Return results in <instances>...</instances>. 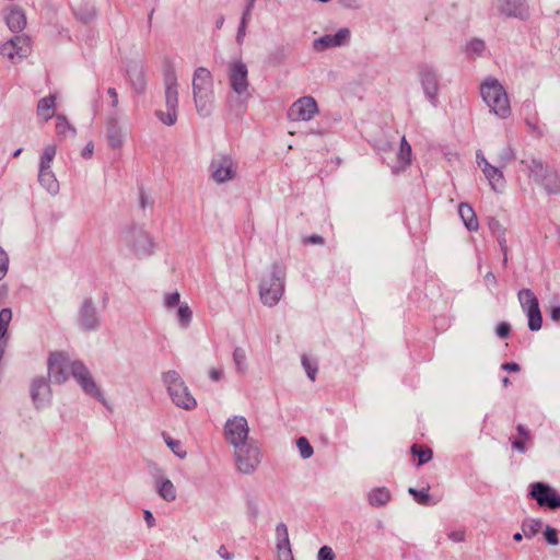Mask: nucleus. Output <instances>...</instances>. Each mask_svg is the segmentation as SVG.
I'll list each match as a JSON object with an SVG mask.
<instances>
[{
    "mask_svg": "<svg viewBox=\"0 0 560 560\" xmlns=\"http://www.w3.org/2000/svg\"><path fill=\"white\" fill-rule=\"evenodd\" d=\"M70 372L88 395L104 401L101 390L83 363H69L68 358L61 352L50 354L48 359V375L52 382L57 384L66 382Z\"/></svg>",
    "mask_w": 560,
    "mask_h": 560,
    "instance_id": "obj_1",
    "label": "nucleus"
},
{
    "mask_svg": "<svg viewBox=\"0 0 560 560\" xmlns=\"http://www.w3.org/2000/svg\"><path fill=\"white\" fill-rule=\"evenodd\" d=\"M192 100L197 114L202 117L212 115L215 108L214 80L209 69L198 67L191 78Z\"/></svg>",
    "mask_w": 560,
    "mask_h": 560,
    "instance_id": "obj_2",
    "label": "nucleus"
},
{
    "mask_svg": "<svg viewBox=\"0 0 560 560\" xmlns=\"http://www.w3.org/2000/svg\"><path fill=\"white\" fill-rule=\"evenodd\" d=\"M480 94L490 112L495 116L503 119L510 116V100L505 89L497 79H486L480 85Z\"/></svg>",
    "mask_w": 560,
    "mask_h": 560,
    "instance_id": "obj_3",
    "label": "nucleus"
},
{
    "mask_svg": "<svg viewBox=\"0 0 560 560\" xmlns=\"http://www.w3.org/2000/svg\"><path fill=\"white\" fill-rule=\"evenodd\" d=\"M164 89L167 110H158L156 116L164 125L173 126L177 121L178 82L177 75L171 66L164 70Z\"/></svg>",
    "mask_w": 560,
    "mask_h": 560,
    "instance_id": "obj_4",
    "label": "nucleus"
},
{
    "mask_svg": "<svg viewBox=\"0 0 560 560\" xmlns=\"http://www.w3.org/2000/svg\"><path fill=\"white\" fill-rule=\"evenodd\" d=\"M284 291V270L279 266H273L272 270L266 275L259 284V295L261 302L271 307L281 299Z\"/></svg>",
    "mask_w": 560,
    "mask_h": 560,
    "instance_id": "obj_5",
    "label": "nucleus"
},
{
    "mask_svg": "<svg viewBox=\"0 0 560 560\" xmlns=\"http://www.w3.org/2000/svg\"><path fill=\"white\" fill-rule=\"evenodd\" d=\"M163 381L167 387L168 395L172 401L179 408L185 410L195 409L197 406L196 399L189 393L188 387L175 371L164 373Z\"/></svg>",
    "mask_w": 560,
    "mask_h": 560,
    "instance_id": "obj_6",
    "label": "nucleus"
},
{
    "mask_svg": "<svg viewBox=\"0 0 560 560\" xmlns=\"http://www.w3.org/2000/svg\"><path fill=\"white\" fill-rule=\"evenodd\" d=\"M522 310L528 317V328L537 331L542 326V316L539 308V302L530 289H522L517 294Z\"/></svg>",
    "mask_w": 560,
    "mask_h": 560,
    "instance_id": "obj_7",
    "label": "nucleus"
},
{
    "mask_svg": "<svg viewBox=\"0 0 560 560\" xmlns=\"http://www.w3.org/2000/svg\"><path fill=\"white\" fill-rule=\"evenodd\" d=\"M248 433V422L242 416H233L232 418H229L224 425L225 439L234 447L249 443Z\"/></svg>",
    "mask_w": 560,
    "mask_h": 560,
    "instance_id": "obj_8",
    "label": "nucleus"
},
{
    "mask_svg": "<svg viewBox=\"0 0 560 560\" xmlns=\"http://www.w3.org/2000/svg\"><path fill=\"white\" fill-rule=\"evenodd\" d=\"M237 469L243 474L253 472L258 466L259 448L254 443H246L234 447Z\"/></svg>",
    "mask_w": 560,
    "mask_h": 560,
    "instance_id": "obj_9",
    "label": "nucleus"
},
{
    "mask_svg": "<svg viewBox=\"0 0 560 560\" xmlns=\"http://www.w3.org/2000/svg\"><path fill=\"white\" fill-rule=\"evenodd\" d=\"M228 79L231 89L238 95L247 92L248 69L242 60H233L228 65Z\"/></svg>",
    "mask_w": 560,
    "mask_h": 560,
    "instance_id": "obj_10",
    "label": "nucleus"
},
{
    "mask_svg": "<svg viewBox=\"0 0 560 560\" xmlns=\"http://www.w3.org/2000/svg\"><path fill=\"white\" fill-rule=\"evenodd\" d=\"M318 113L317 103L312 96L296 100L288 110V118L292 121H308Z\"/></svg>",
    "mask_w": 560,
    "mask_h": 560,
    "instance_id": "obj_11",
    "label": "nucleus"
},
{
    "mask_svg": "<svg viewBox=\"0 0 560 560\" xmlns=\"http://www.w3.org/2000/svg\"><path fill=\"white\" fill-rule=\"evenodd\" d=\"M211 176L218 184L226 183L236 175V163L230 155H218L210 165Z\"/></svg>",
    "mask_w": 560,
    "mask_h": 560,
    "instance_id": "obj_12",
    "label": "nucleus"
},
{
    "mask_svg": "<svg viewBox=\"0 0 560 560\" xmlns=\"http://www.w3.org/2000/svg\"><path fill=\"white\" fill-rule=\"evenodd\" d=\"M31 52V42L25 36H15L0 47V54L18 62Z\"/></svg>",
    "mask_w": 560,
    "mask_h": 560,
    "instance_id": "obj_13",
    "label": "nucleus"
},
{
    "mask_svg": "<svg viewBox=\"0 0 560 560\" xmlns=\"http://www.w3.org/2000/svg\"><path fill=\"white\" fill-rule=\"evenodd\" d=\"M532 495L541 506H548L550 509L560 508V495L556 490L549 488L547 485L537 482L532 488Z\"/></svg>",
    "mask_w": 560,
    "mask_h": 560,
    "instance_id": "obj_14",
    "label": "nucleus"
},
{
    "mask_svg": "<svg viewBox=\"0 0 560 560\" xmlns=\"http://www.w3.org/2000/svg\"><path fill=\"white\" fill-rule=\"evenodd\" d=\"M477 163L494 191H502L505 187L503 173L499 167L491 165L485 156L477 154Z\"/></svg>",
    "mask_w": 560,
    "mask_h": 560,
    "instance_id": "obj_15",
    "label": "nucleus"
},
{
    "mask_svg": "<svg viewBox=\"0 0 560 560\" xmlns=\"http://www.w3.org/2000/svg\"><path fill=\"white\" fill-rule=\"evenodd\" d=\"M277 532V557L278 560H294L290 539H289V533L288 528L284 524H279L276 528Z\"/></svg>",
    "mask_w": 560,
    "mask_h": 560,
    "instance_id": "obj_16",
    "label": "nucleus"
},
{
    "mask_svg": "<svg viewBox=\"0 0 560 560\" xmlns=\"http://www.w3.org/2000/svg\"><path fill=\"white\" fill-rule=\"evenodd\" d=\"M499 10L508 16L520 19H525L527 16L525 0H500Z\"/></svg>",
    "mask_w": 560,
    "mask_h": 560,
    "instance_id": "obj_17",
    "label": "nucleus"
},
{
    "mask_svg": "<svg viewBox=\"0 0 560 560\" xmlns=\"http://www.w3.org/2000/svg\"><path fill=\"white\" fill-rule=\"evenodd\" d=\"M350 37L348 28L339 30L335 35H325L314 42V47L322 50L328 47H337L345 44Z\"/></svg>",
    "mask_w": 560,
    "mask_h": 560,
    "instance_id": "obj_18",
    "label": "nucleus"
},
{
    "mask_svg": "<svg viewBox=\"0 0 560 560\" xmlns=\"http://www.w3.org/2000/svg\"><path fill=\"white\" fill-rule=\"evenodd\" d=\"M133 252L137 255H149L153 249V242L143 231H137L130 235L129 240Z\"/></svg>",
    "mask_w": 560,
    "mask_h": 560,
    "instance_id": "obj_19",
    "label": "nucleus"
},
{
    "mask_svg": "<svg viewBox=\"0 0 560 560\" xmlns=\"http://www.w3.org/2000/svg\"><path fill=\"white\" fill-rule=\"evenodd\" d=\"M154 487L158 490L159 495L167 501L173 502L176 500L177 492L174 483L163 476H156L154 479Z\"/></svg>",
    "mask_w": 560,
    "mask_h": 560,
    "instance_id": "obj_20",
    "label": "nucleus"
},
{
    "mask_svg": "<svg viewBox=\"0 0 560 560\" xmlns=\"http://www.w3.org/2000/svg\"><path fill=\"white\" fill-rule=\"evenodd\" d=\"M55 113H56V96L55 95H48L38 101L37 107H36V114L40 120H43L44 122H47L49 119H51L55 116Z\"/></svg>",
    "mask_w": 560,
    "mask_h": 560,
    "instance_id": "obj_21",
    "label": "nucleus"
},
{
    "mask_svg": "<svg viewBox=\"0 0 560 560\" xmlns=\"http://www.w3.org/2000/svg\"><path fill=\"white\" fill-rule=\"evenodd\" d=\"M458 214L468 231H470V232L478 231L479 222H478L476 213L470 205H468L466 202L459 203Z\"/></svg>",
    "mask_w": 560,
    "mask_h": 560,
    "instance_id": "obj_22",
    "label": "nucleus"
},
{
    "mask_svg": "<svg viewBox=\"0 0 560 560\" xmlns=\"http://www.w3.org/2000/svg\"><path fill=\"white\" fill-rule=\"evenodd\" d=\"M31 395L34 404L39 407V405L50 395L48 383L44 378L34 380L31 386Z\"/></svg>",
    "mask_w": 560,
    "mask_h": 560,
    "instance_id": "obj_23",
    "label": "nucleus"
},
{
    "mask_svg": "<svg viewBox=\"0 0 560 560\" xmlns=\"http://www.w3.org/2000/svg\"><path fill=\"white\" fill-rule=\"evenodd\" d=\"M5 22L12 32H21L26 25V16L22 10L11 8L5 15Z\"/></svg>",
    "mask_w": 560,
    "mask_h": 560,
    "instance_id": "obj_24",
    "label": "nucleus"
},
{
    "mask_svg": "<svg viewBox=\"0 0 560 560\" xmlns=\"http://www.w3.org/2000/svg\"><path fill=\"white\" fill-rule=\"evenodd\" d=\"M537 183L541 184L549 195L560 192V176L553 170L547 168Z\"/></svg>",
    "mask_w": 560,
    "mask_h": 560,
    "instance_id": "obj_25",
    "label": "nucleus"
},
{
    "mask_svg": "<svg viewBox=\"0 0 560 560\" xmlns=\"http://www.w3.org/2000/svg\"><path fill=\"white\" fill-rule=\"evenodd\" d=\"M38 182L50 195L55 196L59 192V182L52 170L38 171Z\"/></svg>",
    "mask_w": 560,
    "mask_h": 560,
    "instance_id": "obj_26",
    "label": "nucleus"
},
{
    "mask_svg": "<svg viewBox=\"0 0 560 560\" xmlns=\"http://www.w3.org/2000/svg\"><path fill=\"white\" fill-rule=\"evenodd\" d=\"M368 500L372 506H383L389 502L390 492L385 487L375 488L369 492Z\"/></svg>",
    "mask_w": 560,
    "mask_h": 560,
    "instance_id": "obj_27",
    "label": "nucleus"
},
{
    "mask_svg": "<svg viewBox=\"0 0 560 560\" xmlns=\"http://www.w3.org/2000/svg\"><path fill=\"white\" fill-rule=\"evenodd\" d=\"M57 154V145L55 143L46 144L38 162V171L51 170V164Z\"/></svg>",
    "mask_w": 560,
    "mask_h": 560,
    "instance_id": "obj_28",
    "label": "nucleus"
},
{
    "mask_svg": "<svg viewBox=\"0 0 560 560\" xmlns=\"http://www.w3.org/2000/svg\"><path fill=\"white\" fill-rule=\"evenodd\" d=\"M75 128L68 121L65 115L56 116V133L58 137L67 138L75 135Z\"/></svg>",
    "mask_w": 560,
    "mask_h": 560,
    "instance_id": "obj_29",
    "label": "nucleus"
},
{
    "mask_svg": "<svg viewBox=\"0 0 560 560\" xmlns=\"http://www.w3.org/2000/svg\"><path fill=\"white\" fill-rule=\"evenodd\" d=\"M411 145L408 143L405 137L401 138L400 148L397 155V161L400 168H405L411 163Z\"/></svg>",
    "mask_w": 560,
    "mask_h": 560,
    "instance_id": "obj_30",
    "label": "nucleus"
},
{
    "mask_svg": "<svg viewBox=\"0 0 560 560\" xmlns=\"http://www.w3.org/2000/svg\"><path fill=\"white\" fill-rule=\"evenodd\" d=\"M12 311L10 308H2L0 311V345L7 342L9 325L12 320Z\"/></svg>",
    "mask_w": 560,
    "mask_h": 560,
    "instance_id": "obj_31",
    "label": "nucleus"
},
{
    "mask_svg": "<svg viewBox=\"0 0 560 560\" xmlns=\"http://www.w3.org/2000/svg\"><path fill=\"white\" fill-rule=\"evenodd\" d=\"M421 80L425 94L431 101H434L438 92V84L434 74L429 72L423 73Z\"/></svg>",
    "mask_w": 560,
    "mask_h": 560,
    "instance_id": "obj_32",
    "label": "nucleus"
},
{
    "mask_svg": "<svg viewBox=\"0 0 560 560\" xmlns=\"http://www.w3.org/2000/svg\"><path fill=\"white\" fill-rule=\"evenodd\" d=\"M411 453L418 457V465H423L432 459V450L428 446L413 444Z\"/></svg>",
    "mask_w": 560,
    "mask_h": 560,
    "instance_id": "obj_33",
    "label": "nucleus"
},
{
    "mask_svg": "<svg viewBox=\"0 0 560 560\" xmlns=\"http://www.w3.org/2000/svg\"><path fill=\"white\" fill-rule=\"evenodd\" d=\"M107 138L110 147L119 148L122 143V132L121 129L114 125H110L107 129Z\"/></svg>",
    "mask_w": 560,
    "mask_h": 560,
    "instance_id": "obj_34",
    "label": "nucleus"
},
{
    "mask_svg": "<svg viewBox=\"0 0 560 560\" xmlns=\"http://www.w3.org/2000/svg\"><path fill=\"white\" fill-rule=\"evenodd\" d=\"M542 522L539 520H527L522 524V530L525 537L532 538L541 528Z\"/></svg>",
    "mask_w": 560,
    "mask_h": 560,
    "instance_id": "obj_35",
    "label": "nucleus"
},
{
    "mask_svg": "<svg viewBox=\"0 0 560 560\" xmlns=\"http://www.w3.org/2000/svg\"><path fill=\"white\" fill-rule=\"evenodd\" d=\"M548 167L544 165L540 160L533 159L528 165L529 176L534 177L536 182L546 173Z\"/></svg>",
    "mask_w": 560,
    "mask_h": 560,
    "instance_id": "obj_36",
    "label": "nucleus"
},
{
    "mask_svg": "<svg viewBox=\"0 0 560 560\" xmlns=\"http://www.w3.org/2000/svg\"><path fill=\"white\" fill-rule=\"evenodd\" d=\"M409 493L413 497V499L417 501V503L421 505H429L430 502V495H429V488L422 489L420 491L409 488Z\"/></svg>",
    "mask_w": 560,
    "mask_h": 560,
    "instance_id": "obj_37",
    "label": "nucleus"
},
{
    "mask_svg": "<svg viewBox=\"0 0 560 560\" xmlns=\"http://www.w3.org/2000/svg\"><path fill=\"white\" fill-rule=\"evenodd\" d=\"M177 317L183 327H187L192 318V312L188 305H180L177 311Z\"/></svg>",
    "mask_w": 560,
    "mask_h": 560,
    "instance_id": "obj_38",
    "label": "nucleus"
},
{
    "mask_svg": "<svg viewBox=\"0 0 560 560\" xmlns=\"http://www.w3.org/2000/svg\"><path fill=\"white\" fill-rule=\"evenodd\" d=\"M296 446L300 451L301 457L306 459L310 458L313 454V447L311 446L308 440L306 438H300L296 441Z\"/></svg>",
    "mask_w": 560,
    "mask_h": 560,
    "instance_id": "obj_39",
    "label": "nucleus"
},
{
    "mask_svg": "<svg viewBox=\"0 0 560 560\" xmlns=\"http://www.w3.org/2000/svg\"><path fill=\"white\" fill-rule=\"evenodd\" d=\"M165 443L172 450V452L178 456L179 458H184L186 456V452L183 448V445L179 441L173 440L170 436L164 435Z\"/></svg>",
    "mask_w": 560,
    "mask_h": 560,
    "instance_id": "obj_40",
    "label": "nucleus"
},
{
    "mask_svg": "<svg viewBox=\"0 0 560 560\" xmlns=\"http://www.w3.org/2000/svg\"><path fill=\"white\" fill-rule=\"evenodd\" d=\"M233 359L238 372L243 373L246 366V352L245 350L237 348L234 350Z\"/></svg>",
    "mask_w": 560,
    "mask_h": 560,
    "instance_id": "obj_41",
    "label": "nucleus"
},
{
    "mask_svg": "<svg viewBox=\"0 0 560 560\" xmlns=\"http://www.w3.org/2000/svg\"><path fill=\"white\" fill-rule=\"evenodd\" d=\"M544 534H545V538L548 541V544H550L552 546L558 545L559 539H558V533H557L556 528L547 526Z\"/></svg>",
    "mask_w": 560,
    "mask_h": 560,
    "instance_id": "obj_42",
    "label": "nucleus"
},
{
    "mask_svg": "<svg viewBox=\"0 0 560 560\" xmlns=\"http://www.w3.org/2000/svg\"><path fill=\"white\" fill-rule=\"evenodd\" d=\"M302 364L308 375V377L314 381L315 380V375H316V372H317V368L316 366H313L310 359L306 357V355H303L302 358Z\"/></svg>",
    "mask_w": 560,
    "mask_h": 560,
    "instance_id": "obj_43",
    "label": "nucleus"
},
{
    "mask_svg": "<svg viewBox=\"0 0 560 560\" xmlns=\"http://www.w3.org/2000/svg\"><path fill=\"white\" fill-rule=\"evenodd\" d=\"M318 560H335V553L328 546H323L317 553Z\"/></svg>",
    "mask_w": 560,
    "mask_h": 560,
    "instance_id": "obj_44",
    "label": "nucleus"
},
{
    "mask_svg": "<svg viewBox=\"0 0 560 560\" xmlns=\"http://www.w3.org/2000/svg\"><path fill=\"white\" fill-rule=\"evenodd\" d=\"M9 258L7 253L0 247V279H2L8 271Z\"/></svg>",
    "mask_w": 560,
    "mask_h": 560,
    "instance_id": "obj_45",
    "label": "nucleus"
},
{
    "mask_svg": "<svg viewBox=\"0 0 560 560\" xmlns=\"http://www.w3.org/2000/svg\"><path fill=\"white\" fill-rule=\"evenodd\" d=\"M510 330V325L505 322H502L497 326L495 332L500 338L504 339L509 337Z\"/></svg>",
    "mask_w": 560,
    "mask_h": 560,
    "instance_id": "obj_46",
    "label": "nucleus"
},
{
    "mask_svg": "<svg viewBox=\"0 0 560 560\" xmlns=\"http://www.w3.org/2000/svg\"><path fill=\"white\" fill-rule=\"evenodd\" d=\"M178 303H179V293L178 292L171 293L165 298V304L167 306H175Z\"/></svg>",
    "mask_w": 560,
    "mask_h": 560,
    "instance_id": "obj_47",
    "label": "nucleus"
},
{
    "mask_svg": "<svg viewBox=\"0 0 560 560\" xmlns=\"http://www.w3.org/2000/svg\"><path fill=\"white\" fill-rule=\"evenodd\" d=\"M516 430H517L518 434L521 435V438H520L521 440H524L525 443L530 441V439H532L530 433L524 425L518 424L516 427Z\"/></svg>",
    "mask_w": 560,
    "mask_h": 560,
    "instance_id": "obj_48",
    "label": "nucleus"
},
{
    "mask_svg": "<svg viewBox=\"0 0 560 560\" xmlns=\"http://www.w3.org/2000/svg\"><path fill=\"white\" fill-rule=\"evenodd\" d=\"M524 440L517 439L512 442V447L517 452L524 454L527 451Z\"/></svg>",
    "mask_w": 560,
    "mask_h": 560,
    "instance_id": "obj_49",
    "label": "nucleus"
},
{
    "mask_svg": "<svg viewBox=\"0 0 560 560\" xmlns=\"http://www.w3.org/2000/svg\"><path fill=\"white\" fill-rule=\"evenodd\" d=\"M504 234H505V231H504V229H502L501 236H499V243H500L501 249L503 252L504 262H506V260H508V247H506V240L504 237Z\"/></svg>",
    "mask_w": 560,
    "mask_h": 560,
    "instance_id": "obj_50",
    "label": "nucleus"
},
{
    "mask_svg": "<svg viewBox=\"0 0 560 560\" xmlns=\"http://www.w3.org/2000/svg\"><path fill=\"white\" fill-rule=\"evenodd\" d=\"M107 94L112 100V106L116 108L118 106V94L117 91L114 88H109L107 90Z\"/></svg>",
    "mask_w": 560,
    "mask_h": 560,
    "instance_id": "obj_51",
    "label": "nucleus"
},
{
    "mask_svg": "<svg viewBox=\"0 0 560 560\" xmlns=\"http://www.w3.org/2000/svg\"><path fill=\"white\" fill-rule=\"evenodd\" d=\"M485 48V44L481 40H472L469 45V49L475 52H480Z\"/></svg>",
    "mask_w": 560,
    "mask_h": 560,
    "instance_id": "obj_52",
    "label": "nucleus"
},
{
    "mask_svg": "<svg viewBox=\"0 0 560 560\" xmlns=\"http://www.w3.org/2000/svg\"><path fill=\"white\" fill-rule=\"evenodd\" d=\"M450 538L453 541L460 542L465 539V533L463 530L452 532Z\"/></svg>",
    "mask_w": 560,
    "mask_h": 560,
    "instance_id": "obj_53",
    "label": "nucleus"
},
{
    "mask_svg": "<svg viewBox=\"0 0 560 560\" xmlns=\"http://www.w3.org/2000/svg\"><path fill=\"white\" fill-rule=\"evenodd\" d=\"M143 516H144L148 527L152 528L155 525V520H154L152 513L149 510H145L143 513Z\"/></svg>",
    "mask_w": 560,
    "mask_h": 560,
    "instance_id": "obj_54",
    "label": "nucleus"
},
{
    "mask_svg": "<svg viewBox=\"0 0 560 560\" xmlns=\"http://www.w3.org/2000/svg\"><path fill=\"white\" fill-rule=\"evenodd\" d=\"M550 318L553 322H560V306H552L550 310Z\"/></svg>",
    "mask_w": 560,
    "mask_h": 560,
    "instance_id": "obj_55",
    "label": "nucleus"
},
{
    "mask_svg": "<svg viewBox=\"0 0 560 560\" xmlns=\"http://www.w3.org/2000/svg\"><path fill=\"white\" fill-rule=\"evenodd\" d=\"M502 369L506 370V371H510V372H518L520 371V365L517 363H514V362H508V363L502 364Z\"/></svg>",
    "mask_w": 560,
    "mask_h": 560,
    "instance_id": "obj_56",
    "label": "nucleus"
},
{
    "mask_svg": "<svg viewBox=\"0 0 560 560\" xmlns=\"http://www.w3.org/2000/svg\"><path fill=\"white\" fill-rule=\"evenodd\" d=\"M245 28H246V23H245V18H242V22H241V25L238 27V31H237V42H241L242 38L245 36Z\"/></svg>",
    "mask_w": 560,
    "mask_h": 560,
    "instance_id": "obj_57",
    "label": "nucleus"
},
{
    "mask_svg": "<svg viewBox=\"0 0 560 560\" xmlns=\"http://www.w3.org/2000/svg\"><path fill=\"white\" fill-rule=\"evenodd\" d=\"M218 553L221 558L225 559V560H231L232 559V555L226 550V548L224 546H221L219 549H218Z\"/></svg>",
    "mask_w": 560,
    "mask_h": 560,
    "instance_id": "obj_58",
    "label": "nucleus"
},
{
    "mask_svg": "<svg viewBox=\"0 0 560 560\" xmlns=\"http://www.w3.org/2000/svg\"><path fill=\"white\" fill-rule=\"evenodd\" d=\"M209 376L213 381H219L221 378V376H222V372L220 370H217V369H211L210 372H209Z\"/></svg>",
    "mask_w": 560,
    "mask_h": 560,
    "instance_id": "obj_59",
    "label": "nucleus"
},
{
    "mask_svg": "<svg viewBox=\"0 0 560 560\" xmlns=\"http://www.w3.org/2000/svg\"><path fill=\"white\" fill-rule=\"evenodd\" d=\"M339 2L347 8H355L359 0H339Z\"/></svg>",
    "mask_w": 560,
    "mask_h": 560,
    "instance_id": "obj_60",
    "label": "nucleus"
},
{
    "mask_svg": "<svg viewBox=\"0 0 560 560\" xmlns=\"http://www.w3.org/2000/svg\"><path fill=\"white\" fill-rule=\"evenodd\" d=\"M92 152H93V144L92 143H88V145L84 148L82 154H83L84 158H90Z\"/></svg>",
    "mask_w": 560,
    "mask_h": 560,
    "instance_id": "obj_61",
    "label": "nucleus"
},
{
    "mask_svg": "<svg viewBox=\"0 0 560 560\" xmlns=\"http://www.w3.org/2000/svg\"><path fill=\"white\" fill-rule=\"evenodd\" d=\"M486 281L490 283H495V277L492 272H488L485 277Z\"/></svg>",
    "mask_w": 560,
    "mask_h": 560,
    "instance_id": "obj_62",
    "label": "nucleus"
},
{
    "mask_svg": "<svg viewBox=\"0 0 560 560\" xmlns=\"http://www.w3.org/2000/svg\"><path fill=\"white\" fill-rule=\"evenodd\" d=\"M254 2H255V0H248L246 9H245L246 10V14H250L252 9L254 7Z\"/></svg>",
    "mask_w": 560,
    "mask_h": 560,
    "instance_id": "obj_63",
    "label": "nucleus"
},
{
    "mask_svg": "<svg viewBox=\"0 0 560 560\" xmlns=\"http://www.w3.org/2000/svg\"><path fill=\"white\" fill-rule=\"evenodd\" d=\"M310 241L313 243L323 244V238L320 236H312Z\"/></svg>",
    "mask_w": 560,
    "mask_h": 560,
    "instance_id": "obj_64",
    "label": "nucleus"
}]
</instances>
